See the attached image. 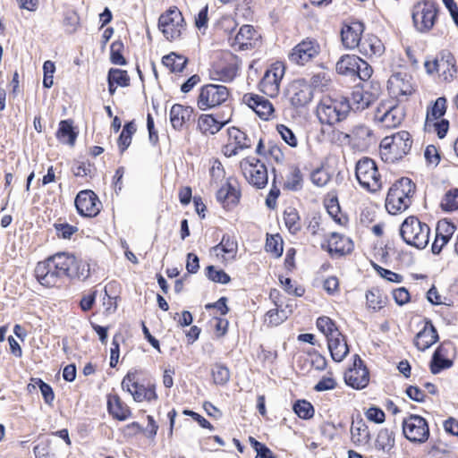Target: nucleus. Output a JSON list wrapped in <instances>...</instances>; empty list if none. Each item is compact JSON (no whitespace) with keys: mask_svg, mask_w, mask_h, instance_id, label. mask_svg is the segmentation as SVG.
Returning a JSON list of instances; mask_svg holds the SVG:
<instances>
[{"mask_svg":"<svg viewBox=\"0 0 458 458\" xmlns=\"http://www.w3.org/2000/svg\"><path fill=\"white\" fill-rule=\"evenodd\" d=\"M351 111L348 98H332L327 97L321 99L317 106V116L323 124L334 125L346 119Z\"/></svg>","mask_w":458,"mask_h":458,"instance_id":"obj_1","label":"nucleus"},{"mask_svg":"<svg viewBox=\"0 0 458 458\" xmlns=\"http://www.w3.org/2000/svg\"><path fill=\"white\" fill-rule=\"evenodd\" d=\"M411 145V134L407 131H400L382 140L380 155L386 162L395 163L410 152Z\"/></svg>","mask_w":458,"mask_h":458,"instance_id":"obj_2","label":"nucleus"},{"mask_svg":"<svg viewBox=\"0 0 458 458\" xmlns=\"http://www.w3.org/2000/svg\"><path fill=\"white\" fill-rule=\"evenodd\" d=\"M400 235L407 245L423 250L428 244L430 228L418 217L411 216L402 223Z\"/></svg>","mask_w":458,"mask_h":458,"instance_id":"obj_3","label":"nucleus"},{"mask_svg":"<svg viewBox=\"0 0 458 458\" xmlns=\"http://www.w3.org/2000/svg\"><path fill=\"white\" fill-rule=\"evenodd\" d=\"M185 26L184 18L176 6L170 7L158 19V29L169 41L180 38L182 30L185 29Z\"/></svg>","mask_w":458,"mask_h":458,"instance_id":"obj_4","label":"nucleus"},{"mask_svg":"<svg viewBox=\"0 0 458 458\" xmlns=\"http://www.w3.org/2000/svg\"><path fill=\"white\" fill-rule=\"evenodd\" d=\"M355 176L360 185L370 192H376L381 188L377 166L369 157H362L357 162Z\"/></svg>","mask_w":458,"mask_h":458,"instance_id":"obj_5","label":"nucleus"},{"mask_svg":"<svg viewBox=\"0 0 458 458\" xmlns=\"http://www.w3.org/2000/svg\"><path fill=\"white\" fill-rule=\"evenodd\" d=\"M403 434L413 444H424L429 437V426L425 418L411 414L403 420Z\"/></svg>","mask_w":458,"mask_h":458,"instance_id":"obj_6","label":"nucleus"},{"mask_svg":"<svg viewBox=\"0 0 458 458\" xmlns=\"http://www.w3.org/2000/svg\"><path fill=\"white\" fill-rule=\"evenodd\" d=\"M229 97V90L224 85L207 84L200 88L197 99L198 107L206 111L225 103Z\"/></svg>","mask_w":458,"mask_h":458,"instance_id":"obj_7","label":"nucleus"},{"mask_svg":"<svg viewBox=\"0 0 458 458\" xmlns=\"http://www.w3.org/2000/svg\"><path fill=\"white\" fill-rule=\"evenodd\" d=\"M437 7L434 2L423 1L417 3L412 9V21L420 32L430 30L437 16Z\"/></svg>","mask_w":458,"mask_h":458,"instance_id":"obj_8","label":"nucleus"},{"mask_svg":"<svg viewBox=\"0 0 458 458\" xmlns=\"http://www.w3.org/2000/svg\"><path fill=\"white\" fill-rule=\"evenodd\" d=\"M240 167L247 182L257 189H263L268 182L265 164L256 157H247L241 161Z\"/></svg>","mask_w":458,"mask_h":458,"instance_id":"obj_9","label":"nucleus"},{"mask_svg":"<svg viewBox=\"0 0 458 458\" xmlns=\"http://www.w3.org/2000/svg\"><path fill=\"white\" fill-rule=\"evenodd\" d=\"M121 386L123 391L131 394L135 402H151L157 399L155 385L148 384L145 386L144 385L140 384L136 378L135 371H128L123 378Z\"/></svg>","mask_w":458,"mask_h":458,"instance_id":"obj_10","label":"nucleus"},{"mask_svg":"<svg viewBox=\"0 0 458 458\" xmlns=\"http://www.w3.org/2000/svg\"><path fill=\"white\" fill-rule=\"evenodd\" d=\"M35 277L38 282L45 287H52L56 283L65 277L63 270H59L58 266L53 259L47 258L43 261H39L35 267Z\"/></svg>","mask_w":458,"mask_h":458,"instance_id":"obj_11","label":"nucleus"},{"mask_svg":"<svg viewBox=\"0 0 458 458\" xmlns=\"http://www.w3.org/2000/svg\"><path fill=\"white\" fill-rule=\"evenodd\" d=\"M78 214L85 217L97 216L102 208L98 195L91 190H82L78 192L74 199Z\"/></svg>","mask_w":458,"mask_h":458,"instance_id":"obj_12","label":"nucleus"},{"mask_svg":"<svg viewBox=\"0 0 458 458\" xmlns=\"http://www.w3.org/2000/svg\"><path fill=\"white\" fill-rule=\"evenodd\" d=\"M344 378L345 384L353 389L360 390L369 385V371L358 354L353 356L352 367L344 373Z\"/></svg>","mask_w":458,"mask_h":458,"instance_id":"obj_13","label":"nucleus"},{"mask_svg":"<svg viewBox=\"0 0 458 458\" xmlns=\"http://www.w3.org/2000/svg\"><path fill=\"white\" fill-rule=\"evenodd\" d=\"M453 349L454 345L450 341H445L436 348L429 362V369L433 375H437L444 369L453 367L454 362L448 358Z\"/></svg>","mask_w":458,"mask_h":458,"instance_id":"obj_14","label":"nucleus"},{"mask_svg":"<svg viewBox=\"0 0 458 458\" xmlns=\"http://www.w3.org/2000/svg\"><path fill=\"white\" fill-rule=\"evenodd\" d=\"M319 53V46L315 40L305 39L296 45L291 54L289 59L291 62L299 65H304Z\"/></svg>","mask_w":458,"mask_h":458,"instance_id":"obj_15","label":"nucleus"},{"mask_svg":"<svg viewBox=\"0 0 458 458\" xmlns=\"http://www.w3.org/2000/svg\"><path fill=\"white\" fill-rule=\"evenodd\" d=\"M364 29V23L358 20H353L349 24L344 23L341 30L343 45L350 49L360 47Z\"/></svg>","mask_w":458,"mask_h":458,"instance_id":"obj_16","label":"nucleus"},{"mask_svg":"<svg viewBox=\"0 0 458 458\" xmlns=\"http://www.w3.org/2000/svg\"><path fill=\"white\" fill-rule=\"evenodd\" d=\"M354 248L352 241L338 233H332L330 239L321 244V249L326 250L331 256L342 257L351 253Z\"/></svg>","mask_w":458,"mask_h":458,"instance_id":"obj_17","label":"nucleus"},{"mask_svg":"<svg viewBox=\"0 0 458 458\" xmlns=\"http://www.w3.org/2000/svg\"><path fill=\"white\" fill-rule=\"evenodd\" d=\"M242 100L262 120L267 121L275 111L272 103L262 96L247 93L243 96Z\"/></svg>","mask_w":458,"mask_h":458,"instance_id":"obj_18","label":"nucleus"},{"mask_svg":"<svg viewBox=\"0 0 458 458\" xmlns=\"http://www.w3.org/2000/svg\"><path fill=\"white\" fill-rule=\"evenodd\" d=\"M291 89L293 95L290 101L292 106L295 108L306 106L313 98V89L305 80L294 81Z\"/></svg>","mask_w":458,"mask_h":458,"instance_id":"obj_19","label":"nucleus"},{"mask_svg":"<svg viewBox=\"0 0 458 458\" xmlns=\"http://www.w3.org/2000/svg\"><path fill=\"white\" fill-rule=\"evenodd\" d=\"M439 340L436 327L430 319H426L424 327L417 333L414 344L420 352H425Z\"/></svg>","mask_w":458,"mask_h":458,"instance_id":"obj_20","label":"nucleus"},{"mask_svg":"<svg viewBox=\"0 0 458 458\" xmlns=\"http://www.w3.org/2000/svg\"><path fill=\"white\" fill-rule=\"evenodd\" d=\"M241 196V191L236 189L230 182H226L216 191V200L227 210H231L238 205Z\"/></svg>","mask_w":458,"mask_h":458,"instance_id":"obj_21","label":"nucleus"},{"mask_svg":"<svg viewBox=\"0 0 458 458\" xmlns=\"http://www.w3.org/2000/svg\"><path fill=\"white\" fill-rule=\"evenodd\" d=\"M327 347L332 360L335 362H341L350 352L346 338L341 332L328 336Z\"/></svg>","mask_w":458,"mask_h":458,"instance_id":"obj_22","label":"nucleus"},{"mask_svg":"<svg viewBox=\"0 0 458 458\" xmlns=\"http://www.w3.org/2000/svg\"><path fill=\"white\" fill-rule=\"evenodd\" d=\"M194 109L191 106L181 104L173 105L169 113V119L172 127L175 131H182L183 125L190 121Z\"/></svg>","mask_w":458,"mask_h":458,"instance_id":"obj_23","label":"nucleus"},{"mask_svg":"<svg viewBox=\"0 0 458 458\" xmlns=\"http://www.w3.org/2000/svg\"><path fill=\"white\" fill-rule=\"evenodd\" d=\"M107 411L114 419L120 421L131 417L130 407L117 394L107 396Z\"/></svg>","mask_w":458,"mask_h":458,"instance_id":"obj_24","label":"nucleus"},{"mask_svg":"<svg viewBox=\"0 0 458 458\" xmlns=\"http://www.w3.org/2000/svg\"><path fill=\"white\" fill-rule=\"evenodd\" d=\"M259 35L252 25H242L234 37L233 45H238L240 50L251 49L254 47L253 40H257Z\"/></svg>","mask_w":458,"mask_h":458,"instance_id":"obj_25","label":"nucleus"},{"mask_svg":"<svg viewBox=\"0 0 458 458\" xmlns=\"http://www.w3.org/2000/svg\"><path fill=\"white\" fill-rule=\"evenodd\" d=\"M352 441L358 445H369L371 435L366 422L360 418L353 421L351 427Z\"/></svg>","mask_w":458,"mask_h":458,"instance_id":"obj_26","label":"nucleus"},{"mask_svg":"<svg viewBox=\"0 0 458 458\" xmlns=\"http://www.w3.org/2000/svg\"><path fill=\"white\" fill-rule=\"evenodd\" d=\"M416 190V184L408 177H402L395 181L389 188L387 193L401 198L410 199L413 197Z\"/></svg>","mask_w":458,"mask_h":458,"instance_id":"obj_27","label":"nucleus"},{"mask_svg":"<svg viewBox=\"0 0 458 458\" xmlns=\"http://www.w3.org/2000/svg\"><path fill=\"white\" fill-rule=\"evenodd\" d=\"M55 136L60 142L73 146L78 137V131L75 130L72 121L66 119L59 123Z\"/></svg>","mask_w":458,"mask_h":458,"instance_id":"obj_28","label":"nucleus"},{"mask_svg":"<svg viewBox=\"0 0 458 458\" xmlns=\"http://www.w3.org/2000/svg\"><path fill=\"white\" fill-rule=\"evenodd\" d=\"M229 120L220 121L214 114H201L198 120V127L204 134H216L218 132Z\"/></svg>","mask_w":458,"mask_h":458,"instance_id":"obj_29","label":"nucleus"},{"mask_svg":"<svg viewBox=\"0 0 458 458\" xmlns=\"http://www.w3.org/2000/svg\"><path fill=\"white\" fill-rule=\"evenodd\" d=\"M437 60L439 62L440 72L445 81H452L456 73L455 59L453 54L446 50L442 51Z\"/></svg>","mask_w":458,"mask_h":458,"instance_id":"obj_30","label":"nucleus"},{"mask_svg":"<svg viewBox=\"0 0 458 458\" xmlns=\"http://www.w3.org/2000/svg\"><path fill=\"white\" fill-rule=\"evenodd\" d=\"M389 81L395 85L402 96H411L414 92L412 76L407 72H396Z\"/></svg>","mask_w":458,"mask_h":458,"instance_id":"obj_31","label":"nucleus"},{"mask_svg":"<svg viewBox=\"0 0 458 458\" xmlns=\"http://www.w3.org/2000/svg\"><path fill=\"white\" fill-rule=\"evenodd\" d=\"M360 56L355 55H344L337 61L335 70L339 74L354 77L356 69L359 67Z\"/></svg>","mask_w":458,"mask_h":458,"instance_id":"obj_32","label":"nucleus"},{"mask_svg":"<svg viewBox=\"0 0 458 458\" xmlns=\"http://www.w3.org/2000/svg\"><path fill=\"white\" fill-rule=\"evenodd\" d=\"M162 64L168 68L171 72H182L188 64V58L175 52H171L162 57Z\"/></svg>","mask_w":458,"mask_h":458,"instance_id":"obj_33","label":"nucleus"},{"mask_svg":"<svg viewBox=\"0 0 458 458\" xmlns=\"http://www.w3.org/2000/svg\"><path fill=\"white\" fill-rule=\"evenodd\" d=\"M394 432L393 429L388 428H381L375 440V448L383 451L389 452L394 446Z\"/></svg>","mask_w":458,"mask_h":458,"instance_id":"obj_34","label":"nucleus"},{"mask_svg":"<svg viewBox=\"0 0 458 458\" xmlns=\"http://www.w3.org/2000/svg\"><path fill=\"white\" fill-rule=\"evenodd\" d=\"M411 204V199L401 198L398 196L387 193L386 199V208L391 215H396L402 211L406 210Z\"/></svg>","mask_w":458,"mask_h":458,"instance_id":"obj_35","label":"nucleus"},{"mask_svg":"<svg viewBox=\"0 0 458 458\" xmlns=\"http://www.w3.org/2000/svg\"><path fill=\"white\" fill-rule=\"evenodd\" d=\"M217 250H221L223 253L228 254L232 259H234L238 251L237 242L228 233H225L222 236L220 242L211 249V251L216 253Z\"/></svg>","mask_w":458,"mask_h":458,"instance_id":"obj_36","label":"nucleus"},{"mask_svg":"<svg viewBox=\"0 0 458 458\" xmlns=\"http://www.w3.org/2000/svg\"><path fill=\"white\" fill-rule=\"evenodd\" d=\"M373 99L374 97L372 94L357 89L352 94V102H350L351 109L362 111L370 106Z\"/></svg>","mask_w":458,"mask_h":458,"instance_id":"obj_37","label":"nucleus"},{"mask_svg":"<svg viewBox=\"0 0 458 458\" xmlns=\"http://www.w3.org/2000/svg\"><path fill=\"white\" fill-rule=\"evenodd\" d=\"M136 131L133 121L126 122L118 138V148L121 153H123L131 145L132 135Z\"/></svg>","mask_w":458,"mask_h":458,"instance_id":"obj_38","label":"nucleus"},{"mask_svg":"<svg viewBox=\"0 0 458 458\" xmlns=\"http://www.w3.org/2000/svg\"><path fill=\"white\" fill-rule=\"evenodd\" d=\"M386 297L383 295L381 290L377 287L371 288L366 292V301L368 307L374 310H379L386 304Z\"/></svg>","mask_w":458,"mask_h":458,"instance_id":"obj_39","label":"nucleus"},{"mask_svg":"<svg viewBox=\"0 0 458 458\" xmlns=\"http://www.w3.org/2000/svg\"><path fill=\"white\" fill-rule=\"evenodd\" d=\"M265 250L276 259L283 255L284 242L279 233L267 235Z\"/></svg>","mask_w":458,"mask_h":458,"instance_id":"obj_40","label":"nucleus"},{"mask_svg":"<svg viewBox=\"0 0 458 458\" xmlns=\"http://www.w3.org/2000/svg\"><path fill=\"white\" fill-rule=\"evenodd\" d=\"M284 220L285 226L292 234H296L301 231V225L298 211L293 208H288L284 212Z\"/></svg>","mask_w":458,"mask_h":458,"instance_id":"obj_41","label":"nucleus"},{"mask_svg":"<svg viewBox=\"0 0 458 458\" xmlns=\"http://www.w3.org/2000/svg\"><path fill=\"white\" fill-rule=\"evenodd\" d=\"M403 112L398 106L389 108L380 118L379 121L384 123L386 127H396L403 119Z\"/></svg>","mask_w":458,"mask_h":458,"instance_id":"obj_42","label":"nucleus"},{"mask_svg":"<svg viewBox=\"0 0 458 458\" xmlns=\"http://www.w3.org/2000/svg\"><path fill=\"white\" fill-rule=\"evenodd\" d=\"M211 375L214 383L218 386L226 385L231 377V373L228 367L225 364L218 362L214 364L211 370Z\"/></svg>","mask_w":458,"mask_h":458,"instance_id":"obj_43","label":"nucleus"},{"mask_svg":"<svg viewBox=\"0 0 458 458\" xmlns=\"http://www.w3.org/2000/svg\"><path fill=\"white\" fill-rule=\"evenodd\" d=\"M293 410L294 413L302 420H310L315 413L313 405L305 399L295 401L293 405Z\"/></svg>","mask_w":458,"mask_h":458,"instance_id":"obj_44","label":"nucleus"},{"mask_svg":"<svg viewBox=\"0 0 458 458\" xmlns=\"http://www.w3.org/2000/svg\"><path fill=\"white\" fill-rule=\"evenodd\" d=\"M259 87L266 95L274 97L279 93L280 82L271 77L270 72H266L259 82Z\"/></svg>","mask_w":458,"mask_h":458,"instance_id":"obj_45","label":"nucleus"},{"mask_svg":"<svg viewBox=\"0 0 458 458\" xmlns=\"http://www.w3.org/2000/svg\"><path fill=\"white\" fill-rule=\"evenodd\" d=\"M455 231L456 226L449 219L439 220L437 224L436 233L441 235L444 244L448 243Z\"/></svg>","mask_w":458,"mask_h":458,"instance_id":"obj_46","label":"nucleus"},{"mask_svg":"<svg viewBox=\"0 0 458 458\" xmlns=\"http://www.w3.org/2000/svg\"><path fill=\"white\" fill-rule=\"evenodd\" d=\"M124 45L122 40H114L110 46V62L115 65H126L127 60L123 55Z\"/></svg>","mask_w":458,"mask_h":458,"instance_id":"obj_47","label":"nucleus"},{"mask_svg":"<svg viewBox=\"0 0 458 458\" xmlns=\"http://www.w3.org/2000/svg\"><path fill=\"white\" fill-rule=\"evenodd\" d=\"M446 111V98L440 97L436 99L429 109L427 112V121L437 120L445 115Z\"/></svg>","mask_w":458,"mask_h":458,"instance_id":"obj_48","label":"nucleus"},{"mask_svg":"<svg viewBox=\"0 0 458 458\" xmlns=\"http://www.w3.org/2000/svg\"><path fill=\"white\" fill-rule=\"evenodd\" d=\"M205 275L208 280L214 283L227 284L231 282V276L227 273L223 269H216L213 265L206 267Z\"/></svg>","mask_w":458,"mask_h":458,"instance_id":"obj_49","label":"nucleus"},{"mask_svg":"<svg viewBox=\"0 0 458 458\" xmlns=\"http://www.w3.org/2000/svg\"><path fill=\"white\" fill-rule=\"evenodd\" d=\"M440 207L444 211L447 212L458 209V188L446 191L441 200Z\"/></svg>","mask_w":458,"mask_h":458,"instance_id":"obj_50","label":"nucleus"},{"mask_svg":"<svg viewBox=\"0 0 458 458\" xmlns=\"http://www.w3.org/2000/svg\"><path fill=\"white\" fill-rule=\"evenodd\" d=\"M316 324L318 329L327 336V339H328V336H333L340 332L335 321L329 317H319Z\"/></svg>","mask_w":458,"mask_h":458,"instance_id":"obj_51","label":"nucleus"},{"mask_svg":"<svg viewBox=\"0 0 458 458\" xmlns=\"http://www.w3.org/2000/svg\"><path fill=\"white\" fill-rule=\"evenodd\" d=\"M360 47L361 48L360 51L364 52H367L369 48L370 54L376 55H381L385 50L383 43L376 36L369 37L362 41Z\"/></svg>","mask_w":458,"mask_h":458,"instance_id":"obj_52","label":"nucleus"},{"mask_svg":"<svg viewBox=\"0 0 458 458\" xmlns=\"http://www.w3.org/2000/svg\"><path fill=\"white\" fill-rule=\"evenodd\" d=\"M114 84L120 87H128L130 85V76L127 71L118 68H110L107 72V78Z\"/></svg>","mask_w":458,"mask_h":458,"instance_id":"obj_53","label":"nucleus"},{"mask_svg":"<svg viewBox=\"0 0 458 458\" xmlns=\"http://www.w3.org/2000/svg\"><path fill=\"white\" fill-rule=\"evenodd\" d=\"M228 134L231 139L234 140L235 144L241 149L248 148L251 146L250 138L241 130L235 127L229 128Z\"/></svg>","mask_w":458,"mask_h":458,"instance_id":"obj_54","label":"nucleus"},{"mask_svg":"<svg viewBox=\"0 0 458 458\" xmlns=\"http://www.w3.org/2000/svg\"><path fill=\"white\" fill-rule=\"evenodd\" d=\"M326 208L327 210L328 215L333 218V220L337 223L338 225H344V223L347 221V218H343L338 216V214L341 211V208L338 202V199L336 197L331 198L328 199L326 203Z\"/></svg>","mask_w":458,"mask_h":458,"instance_id":"obj_55","label":"nucleus"},{"mask_svg":"<svg viewBox=\"0 0 458 458\" xmlns=\"http://www.w3.org/2000/svg\"><path fill=\"white\" fill-rule=\"evenodd\" d=\"M50 258L58 266L59 270H63L64 274H67L69 271V266L73 262V255L66 252H57Z\"/></svg>","mask_w":458,"mask_h":458,"instance_id":"obj_56","label":"nucleus"},{"mask_svg":"<svg viewBox=\"0 0 458 458\" xmlns=\"http://www.w3.org/2000/svg\"><path fill=\"white\" fill-rule=\"evenodd\" d=\"M63 24L65 27V31L67 34L74 33L78 26L80 24L79 15L75 11H67L64 14Z\"/></svg>","mask_w":458,"mask_h":458,"instance_id":"obj_57","label":"nucleus"},{"mask_svg":"<svg viewBox=\"0 0 458 458\" xmlns=\"http://www.w3.org/2000/svg\"><path fill=\"white\" fill-rule=\"evenodd\" d=\"M284 188L297 191L302 188V174L298 167H295L284 182Z\"/></svg>","mask_w":458,"mask_h":458,"instance_id":"obj_58","label":"nucleus"},{"mask_svg":"<svg viewBox=\"0 0 458 458\" xmlns=\"http://www.w3.org/2000/svg\"><path fill=\"white\" fill-rule=\"evenodd\" d=\"M31 381L35 382V384L39 388L45 403L48 405H51L55 399V393L52 386L43 381L41 378H32Z\"/></svg>","mask_w":458,"mask_h":458,"instance_id":"obj_59","label":"nucleus"},{"mask_svg":"<svg viewBox=\"0 0 458 458\" xmlns=\"http://www.w3.org/2000/svg\"><path fill=\"white\" fill-rule=\"evenodd\" d=\"M249 441L257 454L255 458H276L273 452L265 444L258 441L253 437H250Z\"/></svg>","mask_w":458,"mask_h":458,"instance_id":"obj_60","label":"nucleus"},{"mask_svg":"<svg viewBox=\"0 0 458 458\" xmlns=\"http://www.w3.org/2000/svg\"><path fill=\"white\" fill-rule=\"evenodd\" d=\"M288 318L287 311L284 310L273 309L266 313V321L271 326H278Z\"/></svg>","mask_w":458,"mask_h":458,"instance_id":"obj_61","label":"nucleus"},{"mask_svg":"<svg viewBox=\"0 0 458 458\" xmlns=\"http://www.w3.org/2000/svg\"><path fill=\"white\" fill-rule=\"evenodd\" d=\"M276 131L280 134L283 140L292 148L298 145V140L293 131L284 124H278Z\"/></svg>","mask_w":458,"mask_h":458,"instance_id":"obj_62","label":"nucleus"},{"mask_svg":"<svg viewBox=\"0 0 458 458\" xmlns=\"http://www.w3.org/2000/svg\"><path fill=\"white\" fill-rule=\"evenodd\" d=\"M94 165L90 162H78L74 166L72 167L73 174L77 177H84V176H89L92 177L94 175Z\"/></svg>","mask_w":458,"mask_h":458,"instance_id":"obj_63","label":"nucleus"},{"mask_svg":"<svg viewBox=\"0 0 458 458\" xmlns=\"http://www.w3.org/2000/svg\"><path fill=\"white\" fill-rule=\"evenodd\" d=\"M372 266H373V268L377 272V274L381 277L385 278L386 281L397 283V284H400L403 282L402 275L393 272L389 269L384 268L376 263H373Z\"/></svg>","mask_w":458,"mask_h":458,"instance_id":"obj_64","label":"nucleus"}]
</instances>
